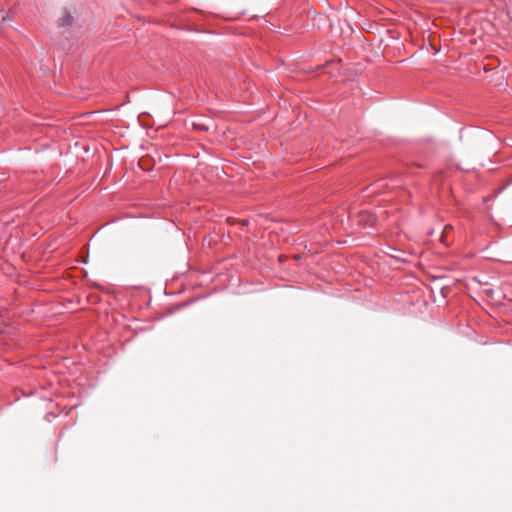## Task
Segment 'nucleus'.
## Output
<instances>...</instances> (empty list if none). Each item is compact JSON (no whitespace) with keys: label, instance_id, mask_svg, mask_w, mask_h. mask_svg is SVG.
<instances>
[{"label":"nucleus","instance_id":"f257e3e1","mask_svg":"<svg viewBox=\"0 0 512 512\" xmlns=\"http://www.w3.org/2000/svg\"><path fill=\"white\" fill-rule=\"evenodd\" d=\"M72 21V15L65 11L64 15L61 18H59L58 25L61 27L69 26L72 24Z\"/></svg>","mask_w":512,"mask_h":512},{"label":"nucleus","instance_id":"f03ea898","mask_svg":"<svg viewBox=\"0 0 512 512\" xmlns=\"http://www.w3.org/2000/svg\"><path fill=\"white\" fill-rule=\"evenodd\" d=\"M453 230V226L450 225V224H447L445 227H444V230H443V233L440 237V241L441 243H443L444 245L448 246L449 243L447 242V235L448 233Z\"/></svg>","mask_w":512,"mask_h":512},{"label":"nucleus","instance_id":"7ed1b4c3","mask_svg":"<svg viewBox=\"0 0 512 512\" xmlns=\"http://www.w3.org/2000/svg\"><path fill=\"white\" fill-rule=\"evenodd\" d=\"M193 127H194V129L199 130V131H208L209 130V126L204 123H201V122H194Z\"/></svg>","mask_w":512,"mask_h":512}]
</instances>
